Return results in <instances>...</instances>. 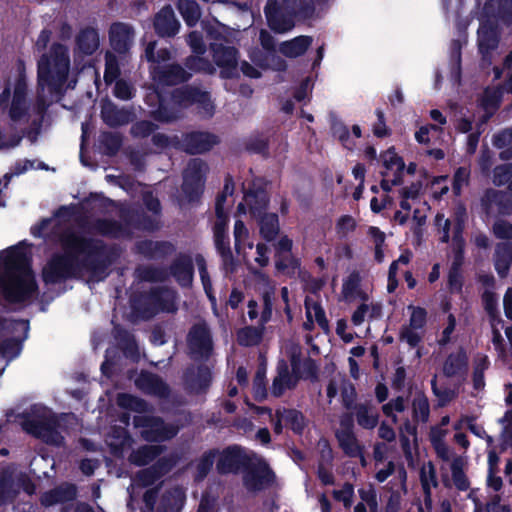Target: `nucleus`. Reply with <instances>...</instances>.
Here are the masks:
<instances>
[{
  "label": "nucleus",
  "instance_id": "nucleus-1",
  "mask_svg": "<svg viewBox=\"0 0 512 512\" xmlns=\"http://www.w3.org/2000/svg\"><path fill=\"white\" fill-rule=\"evenodd\" d=\"M30 255V249L24 243L0 252V302H23L36 294Z\"/></svg>",
  "mask_w": 512,
  "mask_h": 512
},
{
  "label": "nucleus",
  "instance_id": "nucleus-2",
  "mask_svg": "<svg viewBox=\"0 0 512 512\" xmlns=\"http://www.w3.org/2000/svg\"><path fill=\"white\" fill-rule=\"evenodd\" d=\"M97 241H88L74 233H67L62 238L64 256L53 257L43 269L46 283H56L62 279L79 276L99 256Z\"/></svg>",
  "mask_w": 512,
  "mask_h": 512
},
{
  "label": "nucleus",
  "instance_id": "nucleus-3",
  "mask_svg": "<svg viewBox=\"0 0 512 512\" xmlns=\"http://www.w3.org/2000/svg\"><path fill=\"white\" fill-rule=\"evenodd\" d=\"M70 68L68 49L60 44L53 45L49 54L43 55L38 63L39 100L44 104L47 95L60 92L66 82Z\"/></svg>",
  "mask_w": 512,
  "mask_h": 512
},
{
  "label": "nucleus",
  "instance_id": "nucleus-4",
  "mask_svg": "<svg viewBox=\"0 0 512 512\" xmlns=\"http://www.w3.org/2000/svg\"><path fill=\"white\" fill-rule=\"evenodd\" d=\"M312 0H270L265 7L269 27L278 33L289 31L296 18H307L313 12Z\"/></svg>",
  "mask_w": 512,
  "mask_h": 512
},
{
  "label": "nucleus",
  "instance_id": "nucleus-5",
  "mask_svg": "<svg viewBox=\"0 0 512 512\" xmlns=\"http://www.w3.org/2000/svg\"><path fill=\"white\" fill-rule=\"evenodd\" d=\"M6 417L8 422H19L26 432L47 443L60 445L63 441V437L57 430V428L60 427V422L53 415L51 410L46 407H34L32 415L28 419H24L19 415L15 416L13 419V412H7Z\"/></svg>",
  "mask_w": 512,
  "mask_h": 512
},
{
  "label": "nucleus",
  "instance_id": "nucleus-6",
  "mask_svg": "<svg viewBox=\"0 0 512 512\" xmlns=\"http://www.w3.org/2000/svg\"><path fill=\"white\" fill-rule=\"evenodd\" d=\"M267 206V196L263 191L248 192L244 196V202L240 203L237 208L238 216L246 214V207L253 217H260V233L264 239L271 241L275 238L279 231L278 216L274 213L264 214L263 210Z\"/></svg>",
  "mask_w": 512,
  "mask_h": 512
},
{
  "label": "nucleus",
  "instance_id": "nucleus-7",
  "mask_svg": "<svg viewBox=\"0 0 512 512\" xmlns=\"http://www.w3.org/2000/svg\"><path fill=\"white\" fill-rule=\"evenodd\" d=\"M1 335L0 341V376L4 372L8 362L16 358L21 352V343L27 338L29 324L25 320H7L0 323Z\"/></svg>",
  "mask_w": 512,
  "mask_h": 512
},
{
  "label": "nucleus",
  "instance_id": "nucleus-8",
  "mask_svg": "<svg viewBox=\"0 0 512 512\" xmlns=\"http://www.w3.org/2000/svg\"><path fill=\"white\" fill-rule=\"evenodd\" d=\"M155 45V42H151L147 45L145 57L149 62L154 64L151 68V73L157 85H173L187 80L190 74L178 65L169 66L166 71H161L160 64L170 58V52L167 49H161L157 53V58H155Z\"/></svg>",
  "mask_w": 512,
  "mask_h": 512
},
{
  "label": "nucleus",
  "instance_id": "nucleus-9",
  "mask_svg": "<svg viewBox=\"0 0 512 512\" xmlns=\"http://www.w3.org/2000/svg\"><path fill=\"white\" fill-rule=\"evenodd\" d=\"M300 349L298 346L292 347L290 361L292 367V375L288 372V367L285 362H280L278 365V375L275 377L272 385V393L275 396H280L286 389L292 388L298 378L303 376V367H311L310 361L302 363L299 359Z\"/></svg>",
  "mask_w": 512,
  "mask_h": 512
},
{
  "label": "nucleus",
  "instance_id": "nucleus-10",
  "mask_svg": "<svg viewBox=\"0 0 512 512\" xmlns=\"http://www.w3.org/2000/svg\"><path fill=\"white\" fill-rule=\"evenodd\" d=\"M233 184L227 181L222 195L216 201V221L214 225V239L218 251L221 253L224 261L227 263L231 258L229 240L226 236L228 215L224 209V202L228 194H232Z\"/></svg>",
  "mask_w": 512,
  "mask_h": 512
},
{
  "label": "nucleus",
  "instance_id": "nucleus-11",
  "mask_svg": "<svg viewBox=\"0 0 512 512\" xmlns=\"http://www.w3.org/2000/svg\"><path fill=\"white\" fill-rule=\"evenodd\" d=\"M274 481V474L266 462L257 455L245 467L243 482L249 492H257L269 487Z\"/></svg>",
  "mask_w": 512,
  "mask_h": 512
},
{
  "label": "nucleus",
  "instance_id": "nucleus-12",
  "mask_svg": "<svg viewBox=\"0 0 512 512\" xmlns=\"http://www.w3.org/2000/svg\"><path fill=\"white\" fill-rule=\"evenodd\" d=\"M21 489L28 494L33 492L27 476L16 469L3 470L0 476V505L12 502Z\"/></svg>",
  "mask_w": 512,
  "mask_h": 512
},
{
  "label": "nucleus",
  "instance_id": "nucleus-13",
  "mask_svg": "<svg viewBox=\"0 0 512 512\" xmlns=\"http://www.w3.org/2000/svg\"><path fill=\"white\" fill-rule=\"evenodd\" d=\"M253 452H247L238 446L228 447L216 452V468L219 473H234L241 467L253 462Z\"/></svg>",
  "mask_w": 512,
  "mask_h": 512
},
{
  "label": "nucleus",
  "instance_id": "nucleus-14",
  "mask_svg": "<svg viewBox=\"0 0 512 512\" xmlns=\"http://www.w3.org/2000/svg\"><path fill=\"white\" fill-rule=\"evenodd\" d=\"M134 423L141 428L140 433L147 441H163L172 438L178 431L174 426H166L160 419L146 415L135 416Z\"/></svg>",
  "mask_w": 512,
  "mask_h": 512
},
{
  "label": "nucleus",
  "instance_id": "nucleus-15",
  "mask_svg": "<svg viewBox=\"0 0 512 512\" xmlns=\"http://www.w3.org/2000/svg\"><path fill=\"white\" fill-rule=\"evenodd\" d=\"M173 103L185 107L195 104L199 113L203 116H211L213 114L214 107L209 94L196 88L186 87L176 90L173 94Z\"/></svg>",
  "mask_w": 512,
  "mask_h": 512
},
{
  "label": "nucleus",
  "instance_id": "nucleus-16",
  "mask_svg": "<svg viewBox=\"0 0 512 512\" xmlns=\"http://www.w3.org/2000/svg\"><path fill=\"white\" fill-rule=\"evenodd\" d=\"M381 160L385 168L382 172L383 179L381 181V187L389 191L392 186L399 183L405 164L403 159L395 152L394 148L386 150L381 155Z\"/></svg>",
  "mask_w": 512,
  "mask_h": 512
},
{
  "label": "nucleus",
  "instance_id": "nucleus-17",
  "mask_svg": "<svg viewBox=\"0 0 512 512\" xmlns=\"http://www.w3.org/2000/svg\"><path fill=\"white\" fill-rule=\"evenodd\" d=\"M26 82L19 75L13 84V98L9 108V117L14 123H22L28 120V106L26 102Z\"/></svg>",
  "mask_w": 512,
  "mask_h": 512
},
{
  "label": "nucleus",
  "instance_id": "nucleus-18",
  "mask_svg": "<svg viewBox=\"0 0 512 512\" xmlns=\"http://www.w3.org/2000/svg\"><path fill=\"white\" fill-rule=\"evenodd\" d=\"M188 44L196 55L187 60V66L194 71H202L205 73H213L214 67L206 61L202 55L205 53V44L203 43L200 33L194 31L188 35Z\"/></svg>",
  "mask_w": 512,
  "mask_h": 512
},
{
  "label": "nucleus",
  "instance_id": "nucleus-19",
  "mask_svg": "<svg viewBox=\"0 0 512 512\" xmlns=\"http://www.w3.org/2000/svg\"><path fill=\"white\" fill-rule=\"evenodd\" d=\"M188 341L195 358L208 356L212 350L210 333L205 324L195 325L189 334Z\"/></svg>",
  "mask_w": 512,
  "mask_h": 512
},
{
  "label": "nucleus",
  "instance_id": "nucleus-20",
  "mask_svg": "<svg viewBox=\"0 0 512 512\" xmlns=\"http://www.w3.org/2000/svg\"><path fill=\"white\" fill-rule=\"evenodd\" d=\"M213 58L219 68L222 77H231L237 69V51L232 47H224L221 44L212 43Z\"/></svg>",
  "mask_w": 512,
  "mask_h": 512
},
{
  "label": "nucleus",
  "instance_id": "nucleus-21",
  "mask_svg": "<svg viewBox=\"0 0 512 512\" xmlns=\"http://www.w3.org/2000/svg\"><path fill=\"white\" fill-rule=\"evenodd\" d=\"M156 33L162 37H172L179 32L180 22L170 6L163 7L155 16Z\"/></svg>",
  "mask_w": 512,
  "mask_h": 512
},
{
  "label": "nucleus",
  "instance_id": "nucleus-22",
  "mask_svg": "<svg viewBox=\"0 0 512 512\" xmlns=\"http://www.w3.org/2000/svg\"><path fill=\"white\" fill-rule=\"evenodd\" d=\"M306 320L303 323L305 330H312L317 324L324 332L329 330V323L322 306L313 297L305 300Z\"/></svg>",
  "mask_w": 512,
  "mask_h": 512
},
{
  "label": "nucleus",
  "instance_id": "nucleus-23",
  "mask_svg": "<svg viewBox=\"0 0 512 512\" xmlns=\"http://www.w3.org/2000/svg\"><path fill=\"white\" fill-rule=\"evenodd\" d=\"M273 422L275 433H281L282 423H285L296 433H301L306 426L303 414L297 410H278Z\"/></svg>",
  "mask_w": 512,
  "mask_h": 512
},
{
  "label": "nucleus",
  "instance_id": "nucleus-24",
  "mask_svg": "<svg viewBox=\"0 0 512 512\" xmlns=\"http://www.w3.org/2000/svg\"><path fill=\"white\" fill-rule=\"evenodd\" d=\"M217 142L216 137L203 132H194L185 136L184 149L191 154L208 151Z\"/></svg>",
  "mask_w": 512,
  "mask_h": 512
},
{
  "label": "nucleus",
  "instance_id": "nucleus-25",
  "mask_svg": "<svg viewBox=\"0 0 512 512\" xmlns=\"http://www.w3.org/2000/svg\"><path fill=\"white\" fill-rule=\"evenodd\" d=\"M478 44L484 60H486L489 52L496 48L498 44L497 29L493 24H490L489 21H481L478 29Z\"/></svg>",
  "mask_w": 512,
  "mask_h": 512
},
{
  "label": "nucleus",
  "instance_id": "nucleus-26",
  "mask_svg": "<svg viewBox=\"0 0 512 512\" xmlns=\"http://www.w3.org/2000/svg\"><path fill=\"white\" fill-rule=\"evenodd\" d=\"M342 296L348 302L367 301L369 293L361 286V277L358 273L350 274L343 282Z\"/></svg>",
  "mask_w": 512,
  "mask_h": 512
},
{
  "label": "nucleus",
  "instance_id": "nucleus-27",
  "mask_svg": "<svg viewBox=\"0 0 512 512\" xmlns=\"http://www.w3.org/2000/svg\"><path fill=\"white\" fill-rule=\"evenodd\" d=\"M207 171V166L200 159H192L184 171V190L198 189Z\"/></svg>",
  "mask_w": 512,
  "mask_h": 512
},
{
  "label": "nucleus",
  "instance_id": "nucleus-28",
  "mask_svg": "<svg viewBox=\"0 0 512 512\" xmlns=\"http://www.w3.org/2000/svg\"><path fill=\"white\" fill-rule=\"evenodd\" d=\"M233 234L237 253L248 262L250 253L253 251V242L250 240L248 229L239 219L235 222Z\"/></svg>",
  "mask_w": 512,
  "mask_h": 512
},
{
  "label": "nucleus",
  "instance_id": "nucleus-29",
  "mask_svg": "<svg viewBox=\"0 0 512 512\" xmlns=\"http://www.w3.org/2000/svg\"><path fill=\"white\" fill-rule=\"evenodd\" d=\"M342 426L343 428L336 433L340 446L350 456L359 455L360 447L351 430V420H342Z\"/></svg>",
  "mask_w": 512,
  "mask_h": 512
},
{
  "label": "nucleus",
  "instance_id": "nucleus-30",
  "mask_svg": "<svg viewBox=\"0 0 512 512\" xmlns=\"http://www.w3.org/2000/svg\"><path fill=\"white\" fill-rule=\"evenodd\" d=\"M99 47V37L97 32L92 28L84 29L80 32L77 37V50H76V59L78 54L91 55L93 54Z\"/></svg>",
  "mask_w": 512,
  "mask_h": 512
},
{
  "label": "nucleus",
  "instance_id": "nucleus-31",
  "mask_svg": "<svg viewBox=\"0 0 512 512\" xmlns=\"http://www.w3.org/2000/svg\"><path fill=\"white\" fill-rule=\"evenodd\" d=\"M185 500L184 492L181 488H174L163 495L157 512H180Z\"/></svg>",
  "mask_w": 512,
  "mask_h": 512
},
{
  "label": "nucleus",
  "instance_id": "nucleus-32",
  "mask_svg": "<svg viewBox=\"0 0 512 512\" xmlns=\"http://www.w3.org/2000/svg\"><path fill=\"white\" fill-rule=\"evenodd\" d=\"M101 115L103 120L110 126H118L128 123L130 113L124 109L117 108L111 102H105L102 106Z\"/></svg>",
  "mask_w": 512,
  "mask_h": 512
},
{
  "label": "nucleus",
  "instance_id": "nucleus-33",
  "mask_svg": "<svg viewBox=\"0 0 512 512\" xmlns=\"http://www.w3.org/2000/svg\"><path fill=\"white\" fill-rule=\"evenodd\" d=\"M362 303L352 315V323L356 326L361 325L366 319L378 318L381 314V305L377 302L361 301Z\"/></svg>",
  "mask_w": 512,
  "mask_h": 512
},
{
  "label": "nucleus",
  "instance_id": "nucleus-34",
  "mask_svg": "<svg viewBox=\"0 0 512 512\" xmlns=\"http://www.w3.org/2000/svg\"><path fill=\"white\" fill-rule=\"evenodd\" d=\"M255 280H256V285H257L258 290L263 295L265 310L262 315V320L264 322H266L271 314V309H272L271 295L274 292V286L271 285L268 277L260 272L255 273Z\"/></svg>",
  "mask_w": 512,
  "mask_h": 512
},
{
  "label": "nucleus",
  "instance_id": "nucleus-35",
  "mask_svg": "<svg viewBox=\"0 0 512 512\" xmlns=\"http://www.w3.org/2000/svg\"><path fill=\"white\" fill-rule=\"evenodd\" d=\"M106 443L114 454L120 456H123L124 452L131 447V439L124 428H114L108 435Z\"/></svg>",
  "mask_w": 512,
  "mask_h": 512
},
{
  "label": "nucleus",
  "instance_id": "nucleus-36",
  "mask_svg": "<svg viewBox=\"0 0 512 512\" xmlns=\"http://www.w3.org/2000/svg\"><path fill=\"white\" fill-rule=\"evenodd\" d=\"M311 43V37L299 36L290 41L282 43L280 46V51L287 57H298L308 49Z\"/></svg>",
  "mask_w": 512,
  "mask_h": 512
},
{
  "label": "nucleus",
  "instance_id": "nucleus-37",
  "mask_svg": "<svg viewBox=\"0 0 512 512\" xmlns=\"http://www.w3.org/2000/svg\"><path fill=\"white\" fill-rule=\"evenodd\" d=\"M512 262V244H499L496 249L495 268L501 277H504Z\"/></svg>",
  "mask_w": 512,
  "mask_h": 512
},
{
  "label": "nucleus",
  "instance_id": "nucleus-38",
  "mask_svg": "<svg viewBox=\"0 0 512 512\" xmlns=\"http://www.w3.org/2000/svg\"><path fill=\"white\" fill-rule=\"evenodd\" d=\"M136 384L148 393L165 395L167 391L166 385L155 375L142 373L136 380Z\"/></svg>",
  "mask_w": 512,
  "mask_h": 512
},
{
  "label": "nucleus",
  "instance_id": "nucleus-39",
  "mask_svg": "<svg viewBox=\"0 0 512 512\" xmlns=\"http://www.w3.org/2000/svg\"><path fill=\"white\" fill-rule=\"evenodd\" d=\"M75 492L76 490L73 485L61 486L55 490L45 493L41 498V502L45 506H51L58 502L73 499Z\"/></svg>",
  "mask_w": 512,
  "mask_h": 512
},
{
  "label": "nucleus",
  "instance_id": "nucleus-40",
  "mask_svg": "<svg viewBox=\"0 0 512 512\" xmlns=\"http://www.w3.org/2000/svg\"><path fill=\"white\" fill-rule=\"evenodd\" d=\"M292 248V240L286 236L281 237L276 244V267L278 270H285L289 265L294 264V260L290 257Z\"/></svg>",
  "mask_w": 512,
  "mask_h": 512
},
{
  "label": "nucleus",
  "instance_id": "nucleus-41",
  "mask_svg": "<svg viewBox=\"0 0 512 512\" xmlns=\"http://www.w3.org/2000/svg\"><path fill=\"white\" fill-rule=\"evenodd\" d=\"M178 10L188 26H194L201 17L199 5L192 0H179Z\"/></svg>",
  "mask_w": 512,
  "mask_h": 512
},
{
  "label": "nucleus",
  "instance_id": "nucleus-42",
  "mask_svg": "<svg viewBox=\"0 0 512 512\" xmlns=\"http://www.w3.org/2000/svg\"><path fill=\"white\" fill-rule=\"evenodd\" d=\"M110 38L118 49L125 48L132 39L131 27L124 23L113 24L110 28Z\"/></svg>",
  "mask_w": 512,
  "mask_h": 512
},
{
  "label": "nucleus",
  "instance_id": "nucleus-43",
  "mask_svg": "<svg viewBox=\"0 0 512 512\" xmlns=\"http://www.w3.org/2000/svg\"><path fill=\"white\" fill-rule=\"evenodd\" d=\"M406 408L407 404L405 400L402 397H398L383 405L382 410L386 417L391 418L394 423H397L400 420L408 421L407 417L404 415Z\"/></svg>",
  "mask_w": 512,
  "mask_h": 512
},
{
  "label": "nucleus",
  "instance_id": "nucleus-44",
  "mask_svg": "<svg viewBox=\"0 0 512 512\" xmlns=\"http://www.w3.org/2000/svg\"><path fill=\"white\" fill-rule=\"evenodd\" d=\"M467 357L466 354L459 350L451 354L444 363L443 371L447 376L458 375L466 369Z\"/></svg>",
  "mask_w": 512,
  "mask_h": 512
},
{
  "label": "nucleus",
  "instance_id": "nucleus-45",
  "mask_svg": "<svg viewBox=\"0 0 512 512\" xmlns=\"http://www.w3.org/2000/svg\"><path fill=\"white\" fill-rule=\"evenodd\" d=\"M173 275L182 286H188L192 281V262L188 257L179 258L173 266Z\"/></svg>",
  "mask_w": 512,
  "mask_h": 512
},
{
  "label": "nucleus",
  "instance_id": "nucleus-46",
  "mask_svg": "<svg viewBox=\"0 0 512 512\" xmlns=\"http://www.w3.org/2000/svg\"><path fill=\"white\" fill-rule=\"evenodd\" d=\"M357 423L365 429H373L378 423L376 409L369 405H359L356 409Z\"/></svg>",
  "mask_w": 512,
  "mask_h": 512
},
{
  "label": "nucleus",
  "instance_id": "nucleus-47",
  "mask_svg": "<svg viewBox=\"0 0 512 512\" xmlns=\"http://www.w3.org/2000/svg\"><path fill=\"white\" fill-rule=\"evenodd\" d=\"M160 453V447L156 445H148L133 452L130 460L137 465H145L152 461L156 455Z\"/></svg>",
  "mask_w": 512,
  "mask_h": 512
},
{
  "label": "nucleus",
  "instance_id": "nucleus-48",
  "mask_svg": "<svg viewBox=\"0 0 512 512\" xmlns=\"http://www.w3.org/2000/svg\"><path fill=\"white\" fill-rule=\"evenodd\" d=\"M420 479L423 490L428 496L431 488L437 485L435 468L431 462H427L421 467Z\"/></svg>",
  "mask_w": 512,
  "mask_h": 512
},
{
  "label": "nucleus",
  "instance_id": "nucleus-49",
  "mask_svg": "<svg viewBox=\"0 0 512 512\" xmlns=\"http://www.w3.org/2000/svg\"><path fill=\"white\" fill-rule=\"evenodd\" d=\"M504 195L497 191H488L483 199L485 205H487L489 210L493 209V204L495 203L498 206V211L502 214H509L512 212V199L510 200V206L502 203Z\"/></svg>",
  "mask_w": 512,
  "mask_h": 512
},
{
  "label": "nucleus",
  "instance_id": "nucleus-50",
  "mask_svg": "<svg viewBox=\"0 0 512 512\" xmlns=\"http://www.w3.org/2000/svg\"><path fill=\"white\" fill-rule=\"evenodd\" d=\"M120 407L130 409L139 413L146 412L147 405L144 401L129 394H120L117 398Z\"/></svg>",
  "mask_w": 512,
  "mask_h": 512
},
{
  "label": "nucleus",
  "instance_id": "nucleus-51",
  "mask_svg": "<svg viewBox=\"0 0 512 512\" xmlns=\"http://www.w3.org/2000/svg\"><path fill=\"white\" fill-rule=\"evenodd\" d=\"M493 183L498 186H507L510 190H512V166H497L494 169Z\"/></svg>",
  "mask_w": 512,
  "mask_h": 512
},
{
  "label": "nucleus",
  "instance_id": "nucleus-52",
  "mask_svg": "<svg viewBox=\"0 0 512 512\" xmlns=\"http://www.w3.org/2000/svg\"><path fill=\"white\" fill-rule=\"evenodd\" d=\"M413 416L418 421H426L429 416L428 400L423 395H417L412 403Z\"/></svg>",
  "mask_w": 512,
  "mask_h": 512
},
{
  "label": "nucleus",
  "instance_id": "nucleus-53",
  "mask_svg": "<svg viewBox=\"0 0 512 512\" xmlns=\"http://www.w3.org/2000/svg\"><path fill=\"white\" fill-rule=\"evenodd\" d=\"M155 300L158 302L159 310L172 312L176 309L175 294L172 290H162L155 296Z\"/></svg>",
  "mask_w": 512,
  "mask_h": 512
},
{
  "label": "nucleus",
  "instance_id": "nucleus-54",
  "mask_svg": "<svg viewBox=\"0 0 512 512\" xmlns=\"http://www.w3.org/2000/svg\"><path fill=\"white\" fill-rule=\"evenodd\" d=\"M421 186L419 184H412L409 187H405L401 190L402 200L400 202L401 209L409 211L412 207L410 201H415L419 195Z\"/></svg>",
  "mask_w": 512,
  "mask_h": 512
},
{
  "label": "nucleus",
  "instance_id": "nucleus-55",
  "mask_svg": "<svg viewBox=\"0 0 512 512\" xmlns=\"http://www.w3.org/2000/svg\"><path fill=\"white\" fill-rule=\"evenodd\" d=\"M119 75V67L116 56L112 53H106L104 79L106 83L113 82Z\"/></svg>",
  "mask_w": 512,
  "mask_h": 512
},
{
  "label": "nucleus",
  "instance_id": "nucleus-56",
  "mask_svg": "<svg viewBox=\"0 0 512 512\" xmlns=\"http://www.w3.org/2000/svg\"><path fill=\"white\" fill-rule=\"evenodd\" d=\"M261 339V333L256 328L246 327L239 331L238 341L245 346L257 344Z\"/></svg>",
  "mask_w": 512,
  "mask_h": 512
},
{
  "label": "nucleus",
  "instance_id": "nucleus-57",
  "mask_svg": "<svg viewBox=\"0 0 512 512\" xmlns=\"http://www.w3.org/2000/svg\"><path fill=\"white\" fill-rule=\"evenodd\" d=\"M332 132L335 138H337L345 148L352 149L355 143L350 139V133L345 125L340 122H336L332 126Z\"/></svg>",
  "mask_w": 512,
  "mask_h": 512
},
{
  "label": "nucleus",
  "instance_id": "nucleus-58",
  "mask_svg": "<svg viewBox=\"0 0 512 512\" xmlns=\"http://www.w3.org/2000/svg\"><path fill=\"white\" fill-rule=\"evenodd\" d=\"M442 128L437 125H424L415 132V139L420 144H429L431 142V134H439Z\"/></svg>",
  "mask_w": 512,
  "mask_h": 512
},
{
  "label": "nucleus",
  "instance_id": "nucleus-59",
  "mask_svg": "<svg viewBox=\"0 0 512 512\" xmlns=\"http://www.w3.org/2000/svg\"><path fill=\"white\" fill-rule=\"evenodd\" d=\"M470 171L465 167L456 170L453 179V192L457 195L461 193L463 187L468 185Z\"/></svg>",
  "mask_w": 512,
  "mask_h": 512
},
{
  "label": "nucleus",
  "instance_id": "nucleus-60",
  "mask_svg": "<svg viewBox=\"0 0 512 512\" xmlns=\"http://www.w3.org/2000/svg\"><path fill=\"white\" fill-rule=\"evenodd\" d=\"M489 365L487 357L481 356L478 358L476 362V366L474 369V376H473V382L474 387L476 389H481L484 387V376L483 372L485 369H487Z\"/></svg>",
  "mask_w": 512,
  "mask_h": 512
},
{
  "label": "nucleus",
  "instance_id": "nucleus-61",
  "mask_svg": "<svg viewBox=\"0 0 512 512\" xmlns=\"http://www.w3.org/2000/svg\"><path fill=\"white\" fill-rule=\"evenodd\" d=\"M196 265L199 269L200 277L203 283L204 290L206 294L208 295L209 299L211 300L212 304L215 303V298L211 294V285L209 281V277L206 270L205 260L201 256H197L195 258Z\"/></svg>",
  "mask_w": 512,
  "mask_h": 512
},
{
  "label": "nucleus",
  "instance_id": "nucleus-62",
  "mask_svg": "<svg viewBox=\"0 0 512 512\" xmlns=\"http://www.w3.org/2000/svg\"><path fill=\"white\" fill-rule=\"evenodd\" d=\"M409 310H411L409 326L416 330H422L426 323V311L423 308L412 306H409Z\"/></svg>",
  "mask_w": 512,
  "mask_h": 512
},
{
  "label": "nucleus",
  "instance_id": "nucleus-63",
  "mask_svg": "<svg viewBox=\"0 0 512 512\" xmlns=\"http://www.w3.org/2000/svg\"><path fill=\"white\" fill-rule=\"evenodd\" d=\"M356 227V221L352 216L343 215L341 216L336 224L337 233L341 236H346Z\"/></svg>",
  "mask_w": 512,
  "mask_h": 512
},
{
  "label": "nucleus",
  "instance_id": "nucleus-64",
  "mask_svg": "<svg viewBox=\"0 0 512 512\" xmlns=\"http://www.w3.org/2000/svg\"><path fill=\"white\" fill-rule=\"evenodd\" d=\"M216 460V452H209L204 454L197 463L198 477L203 478L211 469L214 461Z\"/></svg>",
  "mask_w": 512,
  "mask_h": 512
}]
</instances>
